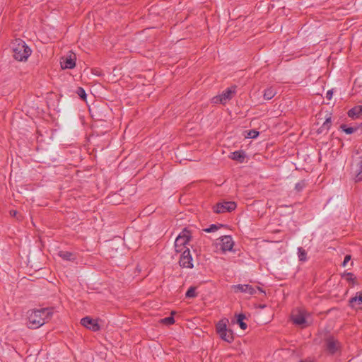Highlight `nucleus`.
<instances>
[{
  "mask_svg": "<svg viewBox=\"0 0 362 362\" xmlns=\"http://www.w3.org/2000/svg\"><path fill=\"white\" fill-rule=\"evenodd\" d=\"M54 313L53 307L30 309L27 312V326L30 329H37L48 322Z\"/></svg>",
  "mask_w": 362,
  "mask_h": 362,
  "instance_id": "f257e3e1",
  "label": "nucleus"
},
{
  "mask_svg": "<svg viewBox=\"0 0 362 362\" xmlns=\"http://www.w3.org/2000/svg\"><path fill=\"white\" fill-rule=\"evenodd\" d=\"M228 319L221 320L216 325V330L220 338L228 342L232 343L234 340V334L231 329H227Z\"/></svg>",
  "mask_w": 362,
  "mask_h": 362,
  "instance_id": "f03ea898",
  "label": "nucleus"
},
{
  "mask_svg": "<svg viewBox=\"0 0 362 362\" xmlns=\"http://www.w3.org/2000/svg\"><path fill=\"white\" fill-rule=\"evenodd\" d=\"M324 348L329 354L333 356L341 353L342 344L335 337L329 334L324 339Z\"/></svg>",
  "mask_w": 362,
  "mask_h": 362,
  "instance_id": "7ed1b4c3",
  "label": "nucleus"
},
{
  "mask_svg": "<svg viewBox=\"0 0 362 362\" xmlns=\"http://www.w3.org/2000/svg\"><path fill=\"white\" fill-rule=\"evenodd\" d=\"M192 238L191 232L187 228H185L179 234L175 241V250L177 253L182 252L183 249H186L185 245Z\"/></svg>",
  "mask_w": 362,
  "mask_h": 362,
  "instance_id": "20e7f679",
  "label": "nucleus"
},
{
  "mask_svg": "<svg viewBox=\"0 0 362 362\" xmlns=\"http://www.w3.org/2000/svg\"><path fill=\"white\" fill-rule=\"evenodd\" d=\"M237 207L235 202L223 201L216 203L213 206V211L216 214H223L226 212H232Z\"/></svg>",
  "mask_w": 362,
  "mask_h": 362,
  "instance_id": "39448f33",
  "label": "nucleus"
},
{
  "mask_svg": "<svg viewBox=\"0 0 362 362\" xmlns=\"http://www.w3.org/2000/svg\"><path fill=\"white\" fill-rule=\"evenodd\" d=\"M236 86H233L226 88L224 91H223L221 95L213 98L214 102L216 103L219 102L221 104H225L228 100H230L233 98V95L236 93Z\"/></svg>",
  "mask_w": 362,
  "mask_h": 362,
  "instance_id": "423d86ee",
  "label": "nucleus"
},
{
  "mask_svg": "<svg viewBox=\"0 0 362 362\" xmlns=\"http://www.w3.org/2000/svg\"><path fill=\"white\" fill-rule=\"evenodd\" d=\"M76 56L71 51L66 56L61 57L60 64L62 69H72L76 66Z\"/></svg>",
  "mask_w": 362,
  "mask_h": 362,
  "instance_id": "0eeeda50",
  "label": "nucleus"
},
{
  "mask_svg": "<svg viewBox=\"0 0 362 362\" xmlns=\"http://www.w3.org/2000/svg\"><path fill=\"white\" fill-rule=\"evenodd\" d=\"M31 53L30 47H15L13 48V57L20 62L26 61Z\"/></svg>",
  "mask_w": 362,
  "mask_h": 362,
  "instance_id": "6e6552de",
  "label": "nucleus"
},
{
  "mask_svg": "<svg viewBox=\"0 0 362 362\" xmlns=\"http://www.w3.org/2000/svg\"><path fill=\"white\" fill-rule=\"evenodd\" d=\"M180 266L184 268H192V257L190 254V250L189 248H186L185 250L182 251V255L180 256L179 260Z\"/></svg>",
  "mask_w": 362,
  "mask_h": 362,
  "instance_id": "1a4fd4ad",
  "label": "nucleus"
},
{
  "mask_svg": "<svg viewBox=\"0 0 362 362\" xmlns=\"http://www.w3.org/2000/svg\"><path fill=\"white\" fill-rule=\"evenodd\" d=\"M81 324L93 332H98L100 329V326L98 322V320H93L88 316L83 317L81 320Z\"/></svg>",
  "mask_w": 362,
  "mask_h": 362,
  "instance_id": "9d476101",
  "label": "nucleus"
},
{
  "mask_svg": "<svg viewBox=\"0 0 362 362\" xmlns=\"http://www.w3.org/2000/svg\"><path fill=\"white\" fill-rule=\"evenodd\" d=\"M349 305L354 310H362V291L357 292L354 297L350 298Z\"/></svg>",
  "mask_w": 362,
  "mask_h": 362,
  "instance_id": "9b49d317",
  "label": "nucleus"
},
{
  "mask_svg": "<svg viewBox=\"0 0 362 362\" xmlns=\"http://www.w3.org/2000/svg\"><path fill=\"white\" fill-rule=\"evenodd\" d=\"M233 288L235 293H247L250 295H253L256 293V290L251 285L249 284H238L233 286Z\"/></svg>",
  "mask_w": 362,
  "mask_h": 362,
  "instance_id": "f8f14e48",
  "label": "nucleus"
},
{
  "mask_svg": "<svg viewBox=\"0 0 362 362\" xmlns=\"http://www.w3.org/2000/svg\"><path fill=\"white\" fill-rule=\"evenodd\" d=\"M221 250L224 252L231 251L234 245V242L230 235H224L221 238Z\"/></svg>",
  "mask_w": 362,
  "mask_h": 362,
  "instance_id": "ddd939ff",
  "label": "nucleus"
},
{
  "mask_svg": "<svg viewBox=\"0 0 362 362\" xmlns=\"http://www.w3.org/2000/svg\"><path fill=\"white\" fill-rule=\"evenodd\" d=\"M347 115L353 119L360 118L362 116V105L354 106L348 111Z\"/></svg>",
  "mask_w": 362,
  "mask_h": 362,
  "instance_id": "4468645a",
  "label": "nucleus"
},
{
  "mask_svg": "<svg viewBox=\"0 0 362 362\" xmlns=\"http://www.w3.org/2000/svg\"><path fill=\"white\" fill-rule=\"evenodd\" d=\"M332 126V117L329 116L326 118L321 127L317 129V133L326 134Z\"/></svg>",
  "mask_w": 362,
  "mask_h": 362,
  "instance_id": "2eb2a0df",
  "label": "nucleus"
},
{
  "mask_svg": "<svg viewBox=\"0 0 362 362\" xmlns=\"http://www.w3.org/2000/svg\"><path fill=\"white\" fill-rule=\"evenodd\" d=\"M245 157V152L243 150L234 151L231 153V156H230V158L232 160H236L239 163H243Z\"/></svg>",
  "mask_w": 362,
  "mask_h": 362,
  "instance_id": "dca6fc26",
  "label": "nucleus"
},
{
  "mask_svg": "<svg viewBox=\"0 0 362 362\" xmlns=\"http://www.w3.org/2000/svg\"><path fill=\"white\" fill-rule=\"evenodd\" d=\"M292 320L294 324L303 325L306 323V320L303 314L299 313L292 315Z\"/></svg>",
  "mask_w": 362,
  "mask_h": 362,
  "instance_id": "f3484780",
  "label": "nucleus"
},
{
  "mask_svg": "<svg viewBox=\"0 0 362 362\" xmlns=\"http://www.w3.org/2000/svg\"><path fill=\"white\" fill-rule=\"evenodd\" d=\"M59 256L64 260L74 261L76 259V255L69 251H59L58 253Z\"/></svg>",
  "mask_w": 362,
  "mask_h": 362,
  "instance_id": "a211bd4d",
  "label": "nucleus"
},
{
  "mask_svg": "<svg viewBox=\"0 0 362 362\" xmlns=\"http://www.w3.org/2000/svg\"><path fill=\"white\" fill-rule=\"evenodd\" d=\"M237 320L236 323L239 325V327L245 330L247 327V325L244 322V320L246 319V316L243 313H240L238 315H235Z\"/></svg>",
  "mask_w": 362,
  "mask_h": 362,
  "instance_id": "6ab92c4d",
  "label": "nucleus"
},
{
  "mask_svg": "<svg viewBox=\"0 0 362 362\" xmlns=\"http://www.w3.org/2000/svg\"><path fill=\"white\" fill-rule=\"evenodd\" d=\"M276 93L275 90L272 87H269L264 90L263 97L265 100H271Z\"/></svg>",
  "mask_w": 362,
  "mask_h": 362,
  "instance_id": "aec40b11",
  "label": "nucleus"
},
{
  "mask_svg": "<svg viewBox=\"0 0 362 362\" xmlns=\"http://www.w3.org/2000/svg\"><path fill=\"white\" fill-rule=\"evenodd\" d=\"M342 278H346V280L352 284V286L357 284L356 277H354V275L353 273L351 272H344L341 274Z\"/></svg>",
  "mask_w": 362,
  "mask_h": 362,
  "instance_id": "412c9836",
  "label": "nucleus"
},
{
  "mask_svg": "<svg viewBox=\"0 0 362 362\" xmlns=\"http://www.w3.org/2000/svg\"><path fill=\"white\" fill-rule=\"evenodd\" d=\"M175 313V311H172L171 312V316L161 319L160 320V322L164 324V325H170L174 324L175 323V319H174L173 315Z\"/></svg>",
  "mask_w": 362,
  "mask_h": 362,
  "instance_id": "4be33fe9",
  "label": "nucleus"
},
{
  "mask_svg": "<svg viewBox=\"0 0 362 362\" xmlns=\"http://www.w3.org/2000/svg\"><path fill=\"white\" fill-rule=\"evenodd\" d=\"M340 129L345 132L346 134H351L356 131H357V128L348 127L346 124H342L340 125Z\"/></svg>",
  "mask_w": 362,
  "mask_h": 362,
  "instance_id": "5701e85b",
  "label": "nucleus"
},
{
  "mask_svg": "<svg viewBox=\"0 0 362 362\" xmlns=\"http://www.w3.org/2000/svg\"><path fill=\"white\" fill-rule=\"evenodd\" d=\"M225 226H226L223 224H211L209 228H204L203 230L206 233H211Z\"/></svg>",
  "mask_w": 362,
  "mask_h": 362,
  "instance_id": "b1692460",
  "label": "nucleus"
},
{
  "mask_svg": "<svg viewBox=\"0 0 362 362\" xmlns=\"http://www.w3.org/2000/svg\"><path fill=\"white\" fill-rule=\"evenodd\" d=\"M298 259L301 262H305L307 259V252L306 251L301 247L298 248Z\"/></svg>",
  "mask_w": 362,
  "mask_h": 362,
  "instance_id": "393cba45",
  "label": "nucleus"
},
{
  "mask_svg": "<svg viewBox=\"0 0 362 362\" xmlns=\"http://www.w3.org/2000/svg\"><path fill=\"white\" fill-rule=\"evenodd\" d=\"M197 293H196V287H194V286L189 287L185 293L186 298H195V297H197Z\"/></svg>",
  "mask_w": 362,
  "mask_h": 362,
  "instance_id": "a878e982",
  "label": "nucleus"
},
{
  "mask_svg": "<svg viewBox=\"0 0 362 362\" xmlns=\"http://www.w3.org/2000/svg\"><path fill=\"white\" fill-rule=\"evenodd\" d=\"M307 185V182L305 180H302L296 184L295 189L296 192H301Z\"/></svg>",
  "mask_w": 362,
  "mask_h": 362,
  "instance_id": "bb28decb",
  "label": "nucleus"
},
{
  "mask_svg": "<svg viewBox=\"0 0 362 362\" xmlns=\"http://www.w3.org/2000/svg\"><path fill=\"white\" fill-rule=\"evenodd\" d=\"M259 133L258 131L252 129L247 132V138L255 139L259 136Z\"/></svg>",
  "mask_w": 362,
  "mask_h": 362,
  "instance_id": "cd10ccee",
  "label": "nucleus"
},
{
  "mask_svg": "<svg viewBox=\"0 0 362 362\" xmlns=\"http://www.w3.org/2000/svg\"><path fill=\"white\" fill-rule=\"evenodd\" d=\"M356 182L362 181V161L360 163L359 169L355 178Z\"/></svg>",
  "mask_w": 362,
  "mask_h": 362,
  "instance_id": "c85d7f7f",
  "label": "nucleus"
},
{
  "mask_svg": "<svg viewBox=\"0 0 362 362\" xmlns=\"http://www.w3.org/2000/svg\"><path fill=\"white\" fill-rule=\"evenodd\" d=\"M77 93H78V95H79L82 99H86V92H85V90H84V89H83V88H81V87H80V88H78V90H77Z\"/></svg>",
  "mask_w": 362,
  "mask_h": 362,
  "instance_id": "c756f323",
  "label": "nucleus"
},
{
  "mask_svg": "<svg viewBox=\"0 0 362 362\" xmlns=\"http://www.w3.org/2000/svg\"><path fill=\"white\" fill-rule=\"evenodd\" d=\"M351 256L350 255H346L344 257V262H342L341 265L343 267H346V264L351 260Z\"/></svg>",
  "mask_w": 362,
  "mask_h": 362,
  "instance_id": "7c9ffc66",
  "label": "nucleus"
},
{
  "mask_svg": "<svg viewBox=\"0 0 362 362\" xmlns=\"http://www.w3.org/2000/svg\"><path fill=\"white\" fill-rule=\"evenodd\" d=\"M13 45L20 46V45H25V42L24 41H23L22 40L16 39L15 42H13Z\"/></svg>",
  "mask_w": 362,
  "mask_h": 362,
  "instance_id": "2f4dec72",
  "label": "nucleus"
},
{
  "mask_svg": "<svg viewBox=\"0 0 362 362\" xmlns=\"http://www.w3.org/2000/svg\"><path fill=\"white\" fill-rule=\"evenodd\" d=\"M18 212L16 210H11L9 211V214L12 217H16L18 220L20 219L19 217L17 216Z\"/></svg>",
  "mask_w": 362,
  "mask_h": 362,
  "instance_id": "473e14b6",
  "label": "nucleus"
},
{
  "mask_svg": "<svg viewBox=\"0 0 362 362\" xmlns=\"http://www.w3.org/2000/svg\"><path fill=\"white\" fill-rule=\"evenodd\" d=\"M332 95H333V90H329L327 93H326V98L328 99V100H330L332 97Z\"/></svg>",
  "mask_w": 362,
  "mask_h": 362,
  "instance_id": "72a5a7b5",
  "label": "nucleus"
},
{
  "mask_svg": "<svg viewBox=\"0 0 362 362\" xmlns=\"http://www.w3.org/2000/svg\"><path fill=\"white\" fill-rule=\"evenodd\" d=\"M93 73L95 75H97V76H100V75H101V74H100V71H98V69H94V70L93 71Z\"/></svg>",
  "mask_w": 362,
  "mask_h": 362,
  "instance_id": "f704fd0d",
  "label": "nucleus"
},
{
  "mask_svg": "<svg viewBox=\"0 0 362 362\" xmlns=\"http://www.w3.org/2000/svg\"><path fill=\"white\" fill-rule=\"evenodd\" d=\"M257 288L258 289V291L262 293H264L265 295V291L259 286H257Z\"/></svg>",
  "mask_w": 362,
  "mask_h": 362,
  "instance_id": "c9c22d12",
  "label": "nucleus"
},
{
  "mask_svg": "<svg viewBox=\"0 0 362 362\" xmlns=\"http://www.w3.org/2000/svg\"><path fill=\"white\" fill-rule=\"evenodd\" d=\"M356 128H357V130H358V129H362V122H361V123H360L358 126H356Z\"/></svg>",
  "mask_w": 362,
  "mask_h": 362,
  "instance_id": "e433bc0d",
  "label": "nucleus"
},
{
  "mask_svg": "<svg viewBox=\"0 0 362 362\" xmlns=\"http://www.w3.org/2000/svg\"><path fill=\"white\" fill-rule=\"evenodd\" d=\"M303 362H315L314 360H310V359H306L305 361L303 360Z\"/></svg>",
  "mask_w": 362,
  "mask_h": 362,
  "instance_id": "4c0bfd02",
  "label": "nucleus"
},
{
  "mask_svg": "<svg viewBox=\"0 0 362 362\" xmlns=\"http://www.w3.org/2000/svg\"><path fill=\"white\" fill-rule=\"evenodd\" d=\"M300 362H303V360H301Z\"/></svg>",
  "mask_w": 362,
  "mask_h": 362,
  "instance_id": "58836bf2",
  "label": "nucleus"
}]
</instances>
